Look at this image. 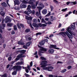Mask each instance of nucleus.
<instances>
[{
  "label": "nucleus",
  "instance_id": "obj_1",
  "mask_svg": "<svg viewBox=\"0 0 77 77\" xmlns=\"http://www.w3.org/2000/svg\"><path fill=\"white\" fill-rule=\"evenodd\" d=\"M47 61L45 60L43 61L41 63L40 65H42L41 67L43 68L42 69L43 70H48V71H52V69H54L53 67L51 66L45 67L47 66Z\"/></svg>",
  "mask_w": 77,
  "mask_h": 77
},
{
  "label": "nucleus",
  "instance_id": "obj_2",
  "mask_svg": "<svg viewBox=\"0 0 77 77\" xmlns=\"http://www.w3.org/2000/svg\"><path fill=\"white\" fill-rule=\"evenodd\" d=\"M66 31V32H60L59 33L60 35L62 36L63 38H65V36H66V35L68 37H69V39H72L73 38V36H72V35H74V34L72 33V32H71V30H69L68 31Z\"/></svg>",
  "mask_w": 77,
  "mask_h": 77
},
{
  "label": "nucleus",
  "instance_id": "obj_3",
  "mask_svg": "<svg viewBox=\"0 0 77 77\" xmlns=\"http://www.w3.org/2000/svg\"><path fill=\"white\" fill-rule=\"evenodd\" d=\"M32 17H27L26 18V20H27V23H28L29 24H30L29 26L31 28V30H33L34 28L33 27L32 25Z\"/></svg>",
  "mask_w": 77,
  "mask_h": 77
},
{
  "label": "nucleus",
  "instance_id": "obj_4",
  "mask_svg": "<svg viewBox=\"0 0 77 77\" xmlns=\"http://www.w3.org/2000/svg\"><path fill=\"white\" fill-rule=\"evenodd\" d=\"M13 69H16V71H19L21 70L22 69V67L20 66H15L13 67Z\"/></svg>",
  "mask_w": 77,
  "mask_h": 77
},
{
  "label": "nucleus",
  "instance_id": "obj_5",
  "mask_svg": "<svg viewBox=\"0 0 77 77\" xmlns=\"http://www.w3.org/2000/svg\"><path fill=\"white\" fill-rule=\"evenodd\" d=\"M11 18L9 17H5L4 21L5 23H11Z\"/></svg>",
  "mask_w": 77,
  "mask_h": 77
},
{
  "label": "nucleus",
  "instance_id": "obj_6",
  "mask_svg": "<svg viewBox=\"0 0 77 77\" xmlns=\"http://www.w3.org/2000/svg\"><path fill=\"white\" fill-rule=\"evenodd\" d=\"M38 47L40 48V51H43L44 52H46L47 51V48H44L42 47H41L39 45H38Z\"/></svg>",
  "mask_w": 77,
  "mask_h": 77
},
{
  "label": "nucleus",
  "instance_id": "obj_7",
  "mask_svg": "<svg viewBox=\"0 0 77 77\" xmlns=\"http://www.w3.org/2000/svg\"><path fill=\"white\" fill-rule=\"evenodd\" d=\"M32 12V10L30 9L24 11V14L27 15L28 16H29V14H31Z\"/></svg>",
  "mask_w": 77,
  "mask_h": 77
},
{
  "label": "nucleus",
  "instance_id": "obj_8",
  "mask_svg": "<svg viewBox=\"0 0 77 77\" xmlns=\"http://www.w3.org/2000/svg\"><path fill=\"white\" fill-rule=\"evenodd\" d=\"M17 28L19 29H20L21 28V27H22V29H24V25L22 23H18L17 24Z\"/></svg>",
  "mask_w": 77,
  "mask_h": 77
},
{
  "label": "nucleus",
  "instance_id": "obj_9",
  "mask_svg": "<svg viewBox=\"0 0 77 77\" xmlns=\"http://www.w3.org/2000/svg\"><path fill=\"white\" fill-rule=\"evenodd\" d=\"M57 47V46L56 45H51L49 46V48H54V49H57V50H60V49L58 48Z\"/></svg>",
  "mask_w": 77,
  "mask_h": 77
},
{
  "label": "nucleus",
  "instance_id": "obj_10",
  "mask_svg": "<svg viewBox=\"0 0 77 77\" xmlns=\"http://www.w3.org/2000/svg\"><path fill=\"white\" fill-rule=\"evenodd\" d=\"M20 8L21 9H23V8H27V5L24 4H21L20 6Z\"/></svg>",
  "mask_w": 77,
  "mask_h": 77
},
{
  "label": "nucleus",
  "instance_id": "obj_11",
  "mask_svg": "<svg viewBox=\"0 0 77 77\" xmlns=\"http://www.w3.org/2000/svg\"><path fill=\"white\" fill-rule=\"evenodd\" d=\"M6 27V24L5 23H2L0 25V28L1 29H4V28Z\"/></svg>",
  "mask_w": 77,
  "mask_h": 77
},
{
  "label": "nucleus",
  "instance_id": "obj_12",
  "mask_svg": "<svg viewBox=\"0 0 77 77\" xmlns=\"http://www.w3.org/2000/svg\"><path fill=\"white\" fill-rule=\"evenodd\" d=\"M22 39H20V41L17 42L18 44V45H23L24 44V42L22 41Z\"/></svg>",
  "mask_w": 77,
  "mask_h": 77
},
{
  "label": "nucleus",
  "instance_id": "obj_13",
  "mask_svg": "<svg viewBox=\"0 0 77 77\" xmlns=\"http://www.w3.org/2000/svg\"><path fill=\"white\" fill-rule=\"evenodd\" d=\"M38 6L40 7H42V8H44L45 7V6L43 3L42 2H39L38 4Z\"/></svg>",
  "mask_w": 77,
  "mask_h": 77
},
{
  "label": "nucleus",
  "instance_id": "obj_14",
  "mask_svg": "<svg viewBox=\"0 0 77 77\" xmlns=\"http://www.w3.org/2000/svg\"><path fill=\"white\" fill-rule=\"evenodd\" d=\"M14 6H15L16 5H19V1L18 0H14Z\"/></svg>",
  "mask_w": 77,
  "mask_h": 77
},
{
  "label": "nucleus",
  "instance_id": "obj_15",
  "mask_svg": "<svg viewBox=\"0 0 77 77\" xmlns=\"http://www.w3.org/2000/svg\"><path fill=\"white\" fill-rule=\"evenodd\" d=\"M45 43V42L43 40H42L41 42H40L39 44V45H41V46L44 45Z\"/></svg>",
  "mask_w": 77,
  "mask_h": 77
},
{
  "label": "nucleus",
  "instance_id": "obj_16",
  "mask_svg": "<svg viewBox=\"0 0 77 77\" xmlns=\"http://www.w3.org/2000/svg\"><path fill=\"white\" fill-rule=\"evenodd\" d=\"M48 52L49 53L53 54L54 52V50L53 49H49L48 50Z\"/></svg>",
  "mask_w": 77,
  "mask_h": 77
},
{
  "label": "nucleus",
  "instance_id": "obj_17",
  "mask_svg": "<svg viewBox=\"0 0 77 77\" xmlns=\"http://www.w3.org/2000/svg\"><path fill=\"white\" fill-rule=\"evenodd\" d=\"M47 12V10L46 9H44L42 11V13L44 15H45Z\"/></svg>",
  "mask_w": 77,
  "mask_h": 77
},
{
  "label": "nucleus",
  "instance_id": "obj_18",
  "mask_svg": "<svg viewBox=\"0 0 77 77\" xmlns=\"http://www.w3.org/2000/svg\"><path fill=\"white\" fill-rule=\"evenodd\" d=\"M1 5H2V6L5 7H7V6H8V5H7L6 3L5 2H2L1 4Z\"/></svg>",
  "mask_w": 77,
  "mask_h": 77
},
{
  "label": "nucleus",
  "instance_id": "obj_19",
  "mask_svg": "<svg viewBox=\"0 0 77 77\" xmlns=\"http://www.w3.org/2000/svg\"><path fill=\"white\" fill-rule=\"evenodd\" d=\"M32 25L33 27H39V26L38 25V24L36 23H33L32 24Z\"/></svg>",
  "mask_w": 77,
  "mask_h": 77
},
{
  "label": "nucleus",
  "instance_id": "obj_20",
  "mask_svg": "<svg viewBox=\"0 0 77 77\" xmlns=\"http://www.w3.org/2000/svg\"><path fill=\"white\" fill-rule=\"evenodd\" d=\"M0 14L2 16V17H4V15H5V13L4 12H3V11H1L0 12Z\"/></svg>",
  "mask_w": 77,
  "mask_h": 77
},
{
  "label": "nucleus",
  "instance_id": "obj_21",
  "mask_svg": "<svg viewBox=\"0 0 77 77\" xmlns=\"http://www.w3.org/2000/svg\"><path fill=\"white\" fill-rule=\"evenodd\" d=\"M13 24H14L13 23H7V26L8 27H12Z\"/></svg>",
  "mask_w": 77,
  "mask_h": 77
},
{
  "label": "nucleus",
  "instance_id": "obj_22",
  "mask_svg": "<svg viewBox=\"0 0 77 77\" xmlns=\"http://www.w3.org/2000/svg\"><path fill=\"white\" fill-rule=\"evenodd\" d=\"M26 52V50H23L20 51V53L23 54H24Z\"/></svg>",
  "mask_w": 77,
  "mask_h": 77
},
{
  "label": "nucleus",
  "instance_id": "obj_23",
  "mask_svg": "<svg viewBox=\"0 0 77 77\" xmlns=\"http://www.w3.org/2000/svg\"><path fill=\"white\" fill-rule=\"evenodd\" d=\"M14 8V10H15L16 11H18L19 10H20V7L18 6H16Z\"/></svg>",
  "mask_w": 77,
  "mask_h": 77
},
{
  "label": "nucleus",
  "instance_id": "obj_24",
  "mask_svg": "<svg viewBox=\"0 0 77 77\" xmlns=\"http://www.w3.org/2000/svg\"><path fill=\"white\" fill-rule=\"evenodd\" d=\"M42 53H44V52L40 51H39L38 52V54L39 56H42Z\"/></svg>",
  "mask_w": 77,
  "mask_h": 77
},
{
  "label": "nucleus",
  "instance_id": "obj_25",
  "mask_svg": "<svg viewBox=\"0 0 77 77\" xmlns=\"http://www.w3.org/2000/svg\"><path fill=\"white\" fill-rule=\"evenodd\" d=\"M20 1L23 3H24V4H27L28 3V2L25 0H20Z\"/></svg>",
  "mask_w": 77,
  "mask_h": 77
},
{
  "label": "nucleus",
  "instance_id": "obj_26",
  "mask_svg": "<svg viewBox=\"0 0 77 77\" xmlns=\"http://www.w3.org/2000/svg\"><path fill=\"white\" fill-rule=\"evenodd\" d=\"M70 30H75V26L74 25H72L70 27Z\"/></svg>",
  "mask_w": 77,
  "mask_h": 77
},
{
  "label": "nucleus",
  "instance_id": "obj_27",
  "mask_svg": "<svg viewBox=\"0 0 77 77\" xmlns=\"http://www.w3.org/2000/svg\"><path fill=\"white\" fill-rule=\"evenodd\" d=\"M39 26L40 27H46L47 25L44 24H40Z\"/></svg>",
  "mask_w": 77,
  "mask_h": 77
},
{
  "label": "nucleus",
  "instance_id": "obj_28",
  "mask_svg": "<svg viewBox=\"0 0 77 77\" xmlns=\"http://www.w3.org/2000/svg\"><path fill=\"white\" fill-rule=\"evenodd\" d=\"M25 32L26 33H29L30 32V29H27L25 30Z\"/></svg>",
  "mask_w": 77,
  "mask_h": 77
},
{
  "label": "nucleus",
  "instance_id": "obj_29",
  "mask_svg": "<svg viewBox=\"0 0 77 77\" xmlns=\"http://www.w3.org/2000/svg\"><path fill=\"white\" fill-rule=\"evenodd\" d=\"M36 5L32 4L31 5V8L32 9H36Z\"/></svg>",
  "mask_w": 77,
  "mask_h": 77
},
{
  "label": "nucleus",
  "instance_id": "obj_30",
  "mask_svg": "<svg viewBox=\"0 0 77 77\" xmlns=\"http://www.w3.org/2000/svg\"><path fill=\"white\" fill-rule=\"evenodd\" d=\"M31 43H32L31 42H29L26 43V47H29V46H30V44H31Z\"/></svg>",
  "mask_w": 77,
  "mask_h": 77
},
{
  "label": "nucleus",
  "instance_id": "obj_31",
  "mask_svg": "<svg viewBox=\"0 0 77 77\" xmlns=\"http://www.w3.org/2000/svg\"><path fill=\"white\" fill-rule=\"evenodd\" d=\"M66 71V69H64L62 71H60V72L61 73H64V72H65Z\"/></svg>",
  "mask_w": 77,
  "mask_h": 77
},
{
  "label": "nucleus",
  "instance_id": "obj_32",
  "mask_svg": "<svg viewBox=\"0 0 77 77\" xmlns=\"http://www.w3.org/2000/svg\"><path fill=\"white\" fill-rule=\"evenodd\" d=\"M22 56H23V54H19L17 55V57L19 59H20V58H22Z\"/></svg>",
  "mask_w": 77,
  "mask_h": 77
},
{
  "label": "nucleus",
  "instance_id": "obj_33",
  "mask_svg": "<svg viewBox=\"0 0 77 77\" xmlns=\"http://www.w3.org/2000/svg\"><path fill=\"white\" fill-rule=\"evenodd\" d=\"M45 24H48L49 25H50V24H51L52 23H51V22L48 21V22H45Z\"/></svg>",
  "mask_w": 77,
  "mask_h": 77
},
{
  "label": "nucleus",
  "instance_id": "obj_34",
  "mask_svg": "<svg viewBox=\"0 0 77 77\" xmlns=\"http://www.w3.org/2000/svg\"><path fill=\"white\" fill-rule=\"evenodd\" d=\"M40 58H41V59H42V60H47V59H46V58H45L44 57H40Z\"/></svg>",
  "mask_w": 77,
  "mask_h": 77
},
{
  "label": "nucleus",
  "instance_id": "obj_35",
  "mask_svg": "<svg viewBox=\"0 0 77 77\" xmlns=\"http://www.w3.org/2000/svg\"><path fill=\"white\" fill-rule=\"evenodd\" d=\"M37 8L38 9V10L41 11V9H42V8L44 7H37Z\"/></svg>",
  "mask_w": 77,
  "mask_h": 77
},
{
  "label": "nucleus",
  "instance_id": "obj_36",
  "mask_svg": "<svg viewBox=\"0 0 77 77\" xmlns=\"http://www.w3.org/2000/svg\"><path fill=\"white\" fill-rule=\"evenodd\" d=\"M14 30H17V26L14 25Z\"/></svg>",
  "mask_w": 77,
  "mask_h": 77
},
{
  "label": "nucleus",
  "instance_id": "obj_37",
  "mask_svg": "<svg viewBox=\"0 0 77 77\" xmlns=\"http://www.w3.org/2000/svg\"><path fill=\"white\" fill-rule=\"evenodd\" d=\"M27 3L29 4V5H32V4H34V3H33V2H32L29 1Z\"/></svg>",
  "mask_w": 77,
  "mask_h": 77
},
{
  "label": "nucleus",
  "instance_id": "obj_38",
  "mask_svg": "<svg viewBox=\"0 0 77 77\" xmlns=\"http://www.w3.org/2000/svg\"><path fill=\"white\" fill-rule=\"evenodd\" d=\"M17 63H18V65H23L24 64V63L23 61H21Z\"/></svg>",
  "mask_w": 77,
  "mask_h": 77
},
{
  "label": "nucleus",
  "instance_id": "obj_39",
  "mask_svg": "<svg viewBox=\"0 0 77 77\" xmlns=\"http://www.w3.org/2000/svg\"><path fill=\"white\" fill-rule=\"evenodd\" d=\"M7 74L6 73H5L4 74L2 75L1 77H7Z\"/></svg>",
  "mask_w": 77,
  "mask_h": 77
},
{
  "label": "nucleus",
  "instance_id": "obj_40",
  "mask_svg": "<svg viewBox=\"0 0 77 77\" xmlns=\"http://www.w3.org/2000/svg\"><path fill=\"white\" fill-rule=\"evenodd\" d=\"M12 75H16L17 74V72L16 71H14L13 72H12Z\"/></svg>",
  "mask_w": 77,
  "mask_h": 77
},
{
  "label": "nucleus",
  "instance_id": "obj_41",
  "mask_svg": "<svg viewBox=\"0 0 77 77\" xmlns=\"http://www.w3.org/2000/svg\"><path fill=\"white\" fill-rule=\"evenodd\" d=\"M31 8V6L30 5H28L27 8V10H28V9H30Z\"/></svg>",
  "mask_w": 77,
  "mask_h": 77
},
{
  "label": "nucleus",
  "instance_id": "obj_42",
  "mask_svg": "<svg viewBox=\"0 0 77 77\" xmlns=\"http://www.w3.org/2000/svg\"><path fill=\"white\" fill-rule=\"evenodd\" d=\"M39 35H42V33L41 32H38L36 33V36H38Z\"/></svg>",
  "mask_w": 77,
  "mask_h": 77
},
{
  "label": "nucleus",
  "instance_id": "obj_43",
  "mask_svg": "<svg viewBox=\"0 0 77 77\" xmlns=\"http://www.w3.org/2000/svg\"><path fill=\"white\" fill-rule=\"evenodd\" d=\"M25 75L26 77H30V75H29L28 74L26 73H25L24 74Z\"/></svg>",
  "mask_w": 77,
  "mask_h": 77
},
{
  "label": "nucleus",
  "instance_id": "obj_44",
  "mask_svg": "<svg viewBox=\"0 0 77 77\" xmlns=\"http://www.w3.org/2000/svg\"><path fill=\"white\" fill-rule=\"evenodd\" d=\"M68 9L67 8H66L65 9H63L62 10V11L63 12H65V11H66V10Z\"/></svg>",
  "mask_w": 77,
  "mask_h": 77
},
{
  "label": "nucleus",
  "instance_id": "obj_45",
  "mask_svg": "<svg viewBox=\"0 0 77 77\" xmlns=\"http://www.w3.org/2000/svg\"><path fill=\"white\" fill-rule=\"evenodd\" d=\"M30 66L31 67H32V66H33V62L32 61H31L30 63Z\"/></svg>",
  "mask_w": 77,
  "mask_h": 77
},
{
  "label": "nucleus",
  "instance_id": "obj_46",
  "mask_svg": "<svg viewBox=\"0 0 77 77\" xmlns=\"http://www.w3.org/2000/svg\"><path fill=\"white\" fill-rule=\"evenodd\" d=\"M51 12H49L46 15V17H49V16H50V15H51Z\"/></svg>",
  "mask_w": 77,
  "mask_h": 77
},
{
  "label": "nucleus",
  "instance_id": "obj_47",
  "mask_svg": "<svg viewBox=\"0 0 77 77\" xmlns=\"http://www.w3.org/2000/svg\"><path fill=\"white\" fill-rule=\"evenodd\" d=\"M12 59V57H10L8 58V60L9 61H11Z\"/></svg>",
  "mask_w": 77,
  "mask_h": 77
},
{
  "label": "nucleus",
  "instance_id": "obj_48",
  "mask_svg": "<svg viewBox=\"0 0 77 77\" xmlns=\"http://www.w3.org/2000/svg\"><path fill=\"white\" fill-rule=\"evenodd\" d=\"M23 47L25 49H27L28 48L27 46H26L25 45H23Z\"/></svg>",
  "mask_w": 77,
  "mask_h": 77
},
{
  "label": "nucleus",
  "instance_id": "obj_49",
  "mask_svg": "<svg viewBox=\"0 0 77 77\" xmlns=\"http://www.w3.org/2000/svg\"><path fill=\"white\" fill-rule=\"evenodd\" d=\"M71 68H72V66H69L67 67V68L68 69H70Z\"/></svg>",
  "mask_w": 77,
  "mask_h": 77
},
{
  "label": "nucleus",
  "instance_id": "obj_50",
  "mask_svg": "<svg viewBox=\"0 0 77 77\" xmlns=\"http://www.w3.org/2000/svg\"><path fill=\"white\" fill-rule=\"evenodd\" d=\"M33 22L35 23H37V20L36 19H34Z\"/></svg>",
  "mask_w": 77,
  "mask_h": 77
},
{
  "label": "nucleus",
  "instance_id": "obj_51",
  "mask_svg": "<svg viewBox=\"0 0 77 77\" xmlns=\"http://www.w3.org/2000/svg\"><path fill=\"white\" fill-rule=\"evenodd\" d=\"M45 42H45H48V40L47 39H45L43 40Z\"/></svg>",
  "mask_w": 77,
  "mask_h": 77
},
{
  "label": "nucleus",
  "instance_id": "obj_52",
  "mask_svg": "<svg viewBox=\"0 0 77 77\" xmlns=\"http://www.w3.org/2000/svg\"><path fill=\"white\" fill-rule=\"evenodd\" d=\"M42 23H44L45 24V23H46V21L44 20V19L42 18Z\"/></svg>",
  "mask_w": 77,
  "mask_h": 77
},
{
  "label": "nucleus",
  "instance_id": "obj_53",
  "mask_svg": "<svg viewBox=\"0 0 77 77\" xmlns=\"http://www.w3.org/2000/svg\"><path fill=\"white\" fill-rule=\"evenodd\" d=\"M6 2V3L8 5V6H9V7H10V5H9L8 3L9 0H7Z\"/></svg>",
  "mask_w": 77,
  "mask_h": 77
},
{
  "label": "nucleus",
  "instance_id": "obj_54",
  "mask_svg": "<svg viewBox=\"0 0 77 77\" xmlns=\"http://www.w3.org/2000/svg\"><path fill=\"white\" fill-rule=\"evenodd\" d=\"M38 3H39V1H36L35 2V6H38Z\"/></svg>",
  "mask_w": 77,
  "mask_h": 77
},
{
  "label": "nucleus",
  "instance_id": "obj_55",
  "mask_svg": "<svg viewBox=\"0 0 77 77\" xmlns=\"http://www.w3.org/2000/svg\"><path fill=\"white\" fill-rule=\"evenodd\" d=\"M51 8V11H52L53 10V9H54V8H53V6L51 5L50 6Z\"/></svg>",
  "mask_w": 77,
  "mask_h": 77
},
{
  "label": "nucleus",
  "instance_id": "obj_56",
  "mask_svg": "<svg viewBox=\"0 0 77 77\" xmlns=\"http://www.w3.org/2000/svg\"><path fill=\"white\" fill-rule=\"evenodd\" d=\"M71 3H73V5H76V1L75 2H71Z\"/></svg>",
  "mask_w": 77,
  "mask_h": 77
},
{
  "label": "nucleus",
  "instance_id": "obj_57",
  "mask_svg": "<svg viewBox=\"0 0 77 77\" xmlns=\"http://www.w3.org/2000/svg\"><path fill=\"white\" fill-rule=\"evenodd\" d=\"M35 11L34 10H33L32 11V13L33 15H34L35 14Z\"/></svg>",
  "mask_w": 77,
  "mask_h": 77
},
{
  "label": "nucleus",
  "instance_id": "obj_58",
  "mask_svg": "<svg viewBox=\"0 0 77 77\" xmlns=\"http://www.w3.org/2000/svg\"><path fill=\"white\" fill-rule=\"evenodd\" d=\"M29 41H31L32 40V37H29L28 38Z\"/></svg>",
  "mask_w": 77,
  "mask_h": 77
},
{
  "label": "nucleus",
  "instance_id": "obj_59",
  "mask_svg": "<svg viewBox=\"0 0 77 77\" xmlns=\"http://www.w3.org/2000/svg\"><path fill=\"white\" fill-rule=\"evenodd\" d=\"M9 66H10V64H8L7 65L6 68H7V69H8V68H9Z\"/></svg>",
  "mask_w": 77,
  "mask_h": 77
},
{
  "label": "nucleus",
  "instance_id": "obj_60",
  "mask_svg": "<svg viewBox=\"0 0 77 77\" xmlns=\"http://www.w3.org/2000/svg\"><path fill=\"white\" fill-rule=\"evenodd\" d=\"M53 2H54V3H57L58 2V1L56 0H53Z\"/></svg>",
  "mask_w": 77,
  "mask_h": 77
},
{
  "label": "nucleus",
  "instance_id": "obj_61",
  "mask_svg": "<svg viewBox=\"0 0 77 77\" xmlns=\"http://www.w3.org/2000/svg\"><path fill=\"white\" fill-rule=\"evenodd\" d=\"M11 35H15V31H12L11 32Z\"/></svg>",
  "mask_w": 77,
  "mask_h": 77
},
{
  "label": "nucleus",
  "instance_id": "obj_62",
  "mask_svg": "<svg viewBox=\"0 0 77 77\" xmlns=\"http://www.w3.org/2000/svg\"><path fill=\"white\" fill-rule=\"evenodd\" d=\"M27 68H28V69H29V70H30V66H27Z\"/></svg>",
  "mask_w": 77,
  "mask_h": 77
},
{
  "label": "nucleus",
  "instance_id": "obj_63",
  "mask_svg": "<svg viewBox=\"0 0 77 77\" xmlns=\"http://www.w3.org/2000/svg\"><path fill=\"white\" fill-rule=\"evenodd\" d=\"M20 59V58L17 57V58H16L15 59V60H18Z\"/></svg>",
  "mask_w": 77,
  "mask_h": 77
},
{
  "label": "nucleus",
  "instance_id": "obj_64",
  "mask_svg": "<svg viewBox=\"0 0 77 77\" xmlns=\"http://www.w3.org/2000/svg\"><path fill=\"white\" fill-rule=\"evenodd\" d=\"M49 77H54V76L52 75H49Z\"/></svg>",
  "mask_w": 77,
  "mask_h": 77
}]
</instances>
